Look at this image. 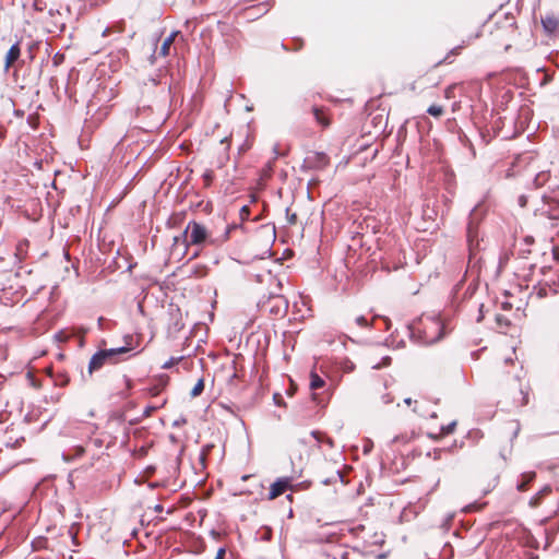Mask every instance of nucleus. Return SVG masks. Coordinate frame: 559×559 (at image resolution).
Returning <instances> with one entry per match:
<instances>
[{
  "label": "nucleus",
  "mask_w": 559,
  "mask_h": 559,
  "mask_svg": "<svg viewBox=\"0 0 559 559\" xmlns=\"http://www.w3.org/2000/svg\"><path fill=\"white\" fill-rule=\"evenodd\" d=\"M21 56V47H20V43L16 41L15 44H13L10 49L8 50L7 55H5V59H4V70L8 71L10 69V67L19 60Z\"/></svg>",
  "instance_id": "9"
},
{
  "label": "nucleus",
  "mask_w": 559,
  "mask_h": 559,
  "mask_svg": "<svg viewBox=\"0 0 559 559\" xmlns=\"http://www.w3.org/2000/svg\"><path fill=\"white\" fill-rule=\"evenodd\" d=\"M496 321L498 328L504 333V329L510 325V321L504 316H497Z\"/></svg>",
  "instance_id": "18"
},
{
  "label": "nucleus",
  "mask_w": 559,
  "mask_h": 559,
  "mask_svg": "<svg viewBox=\"0 0 559 559\" xmlns=\"http://www.w3.org/2000/svg\"><path fill=\"white\" fill-rule=\"evenodd\" d=\"M68 382H69V379L63 377V378H60V380H58L57 383L60 385H66Z\"/></svg>",
  "instance_id": "32"
},
{
  "label": "nucleus",
  "mask_w": 559,
  "mask_h": 559,
  "mask_svg": "<svg viewBox=\"0 0 559 559\" xmlns=\"http://www.w3.org/2000/svg\"><path fill=\"white\" fill-rule=\"evenodd\" d=\"M290 486L289 478H280L272 484L269 492V499L273 500L283 495Z\"/></svg>",
  "instance_id": "8"
},
{
  "label": "nucleus",
  "mask_w": 559,
  "mask_h": 559,
  "mask_svg": "<svg viewBox=\"0 0 559 559\" xmlns=\"http://www.w3.org/2000/svg\"><path fill=\"white\" fill-rule=\"evenodd\" d=\"M356 323H357L359 326H362V328L368 326L367 319H366L364 316H359V317H357V318H356Z\"/></svg>",
  "instance_id": "24"
},
{
  "label": "nucleus",
  "mask_w": 559,
  "mask_h": 559,
  "mask_svg": "<svg viewBox=\"0 0 559 559\" xmlns=\"http://www.w3.org/2000/svg\"><path fill=\"white\" fill-rule=\"evenodd\" d=\"M85 333H86V330H85V329H83V328H80V329L78 330V335H79V345H80V346H83V344H84V335H85Z\"/></svg>",
  "instance_id": "23"
},
{
  "label": "nucleus",
  "mask_w": 559,
  "mask_h": 559,
  "mask_svg": "<svg viewBox=\"0 0 559 559\" xmlns=\"http://www.w3.org/2000/svg\"><path fill=\"white\" fill-rule=\"evenodd\" d=\"M385 404H389L392 402V400L388 396H384V401H383Z\"/></svg>",
  "instance_id": "35"
},
{
  "label": "nucleus",
  "mask_w": 559,
  "mask_h": 559,
  "mask_svg": "<svg viewBox=\"0 0 559 559\" xmlns=\"http://www.w3.org/2000/svg\"><path fill=\"white\" fill-rule=\"evenodd\" d=\"M538 295L539 296H544L545 295V290L543 288H540L539 292H538Z\"/></svg>",
  "instance_id": "40"
},
{
  "label": "nucleus",
  "mask_w": 559,
  "mask_h": 559,
  "mask_svg": "<svg viewBox=\"0 0 559 559\" xmlns=\"http://www.w3.org/2000/svg\"><path fill=\"white\" fill-rule=\"evenodd\" d=\"M414 412L415 413H418L419 415H425L420 409H418L417 407L414 408Z\"/></svg>",
  "instance_id": "38"
},
{
  "label": "nucleus",
  "mask_w": 559,
  "mask_h": 559,
  "mask_svg": "<svg viewBox=\"0 0 559 559\" xmlns=\"http://www.w3.org/2000/svg\"><path fill=\"white\" fill-rule=\"evenodd\" d=\"M205 178L207 179V180H206V185H209V183H210V179H211V177H210V176H206Z\"/></svg>",
  "instance_id": "43"
},
{
  "label": "nucleus",
  "mask_w": 559,
  "mask_h": 559,
  "mask_svg": "<svg viewBox=\"0 0 559 559\" xmlns=\"http://www.w3.org/2000/svg\"><path fill=\"white\" fill-rule=\"evenodd\" d=\"M313 115L318 123H320L323 127L329 126V119L324 116L321 109H319L318 107H313Z\"/></svg>",
  "instance_id": "16"
},
{
  "label": "nucleus",
  "mask_w": 559,
  "mask_h": 559,
  "mask_svg": "<svg viewBox=\"0 0 559 559\" xmlns=\"http://www.w3.org/2000/svg\"><path fill=\"white\" fill-rule=\"evenodd\" d=\"M198 255H199V252H195V253H193V255H192V258H191V259H194V258H197Z\"/></svg>",
  "instance_id": "44"
},
{
  "label": "nucleus",
  "mask_w": 559,
  "mask_h": 559,
  "mask_svg": "<svg viewBox=\"0 0 559 559\" xmlns=\"http://www.w3.org/2000/svg\"><path fill=\"white\" fill-rule=\"evenodd\" d=\"M542 22L544 28L550 33L556 32L559 26L558 20L554 16H546Z\"/></svg>",
  "instance_id": "13"
},
{
  "label": "nucleus",
  "mask_w": 559,
  "mask_h": 559,
  "mask_svg": "<svg viewBox=\"0 0 559 559\" xmlns=\"http://www.w3.org/2000/svg\"><path fill=\"white\" fill-rule=\"evenodd\" d=\"M478 211H479L478 206L472 211L471 221H469V224L467 227V239H468L471 247L478 246V240H477L478 230H477V224L475 223L477 215H478Z\"/></svg>",
  "instance_id": "7"
},
{
  "label": "nucleus",
  "mask_w": 559,
  "mask_h": 559,
  "mask_svg": "<svg viewBox=\"0 0 559 559\" xmlns=\"http://www.w3.org/2000/svg\"><path fill=\"white\" fill-rule=\"evenodd\" d=\"M462 48H463V46L454 47V48L450 51V53H451V55H457Z\"/></svg>",
  "instance_id": "30"
},
{
  "label": "nucleus",
  "mask_w": 559,
  "mask_h": 559,
  "mask_svg": "<svg viewBox=\"0 0 559 559\" xmlns=\"http://www.w3.org/2000/svg\"><path fill=\"white\" fill-rule=\"evenodd\" d=\"M537 176L545 175L544 171H539L536 174Z\"/></svg>",
  "instance_id": "47"
},
{
  "label": "nucleus",
  "mask_w": 559,
  "mask_h": 559,
  "mask_svg": "<svg viewBox=\"0 0 559 559\" xmlns=\"http://www.w3.org/2000/svg\"><path fill=\"white\" fill-rule=\"evenodd\" d=\"M237 225H228L225 229V233L217 238L216 240L211 239V234L207 230V228L202 225L199 222L191 221L188 223L187 227L185 228L182 235L180 237L174 238V247H176L179 241L182 239L183 242V253L186 254L188 249L191 246H197L203 248L206 243H214V242H223L226 241L229 238V234L233 229H235Z\"/></svg>",
  "instance_id": "1"
},
{
  "label": "nucleus",
  "mask_w": 559,
  "mask_h": 559,
  "mask_svg": "<svg viewBox=\"0 0 559 559\" xmlns=\"http://www.w3.org/2000/svg\"><path fill=\"white\" fill-rule=\"evenodd\" d=\"M123 380H124V384H126L127 389L130 390L132 388V381L127 377H124Z\"/></svg>",
  "instance_id": "28"
},
{
  "label": "nucleus",
  "mask_w": 559,
  "mask_h": 559,
  "mask_svg": "<svg viewBox=\"0 0 559 559\" xmlns=\"http://www.w3.org/2000/svg\"><path fill=\"white\" fill-rule=\"evenodd\" d=\"M273 151L276 155H281L282 152L280 151V145L278 144H275L274 147H273Z\"/></svg>",
  "instance_id": "33"
},
{
  "label": "nucleus",
  "mask_w": 559,
  "mask_h": 559,
  "mask_svg": "<svg viewBox=\"0 0 559 559\" xmlns=\"http://www.w3.org/2000/svg\"><path fill=\"white\" fill-rule=\"evenodd\" d=\"M455 427H456V421H452V423H450L447 426H442L441 430H440V433L442 436L450 435V433H452L454 431Z\"/></svg>",
  "instance_id": "20"
},
{
  "label": "nucleus",
  "mask_w": 559,
  "mask_h": 559,
  "mask_svg": "<svg viewBox=\"0 0 559 559\" xmlns=\"http://www.w3.org/2000/svg\"><path fill=\"white\" fill-rule=\"evenodd\" d=\"M108 33H109V28H105V29H104V32H103V36H104V37H105V36H107V35H108Z\"/></svg>",
  "instance_id": "39"
},
{
  "label": "nucleus",
  "mask_w": 559,
  "mask_h": 559,
  "mask_svg": "<svg viewBox=\"0 0 559 559\" xmlns=\"http://www.w3.org/2000/svg\"><path fill=\"white\" fill-rule=\"evenodd\" d=\"M442 450H435L433 451V459L439 460L441 457Z\"/></svg>",
  "instance_id": "29"
},
{
  "label": "nucleus",
  "mask_w": 559,
  "mask_h": 559,
  "mask_svg": "<svg viewBox=\"0 0 559 559\" xmlns=\"http://www.w3.org/2000/svg\"><path fill=\"white\" fill-rule=\"evenodd\" d=\"M52 175H55V176L61 175V171L59 169H55Z\"/></svg>",
  "instance_id": "37"
},
{
  "label": "nucleus",
  "mask_w": 559,
  "mask_h": 559,
  "mask_svg": "<svg viewBox=\"0 0 559 559\" xmlns=\"http://www.w3.org/2000/svg\"><path fill=\"white\" fill-rule=\"evenodd\" d=\"M246 109H247L248 111H251V110H252V107L247 106V107H246Z\"/></svg>",
  "instance_id": "45"
},
{
  "label": "nucleus",
  "mask_w": 559,
  "mask_h": 559,
  "mask_svg": "<svg viewBox=\"0 0 559 559\" xmlns=\"http://www.w3.org/2000/svg\"><path fill=\"white\" fill-rule=\"evenodd\" d=\"M535 478V473L530 472L522 475V481L518 485V489L520 491H525L527 489V485Z\"/></svg>",
  "instance_id": "14"
},
{
  "label": "nucleus",
  "mask_w": 559,
  "mask_h": 559,
  "mask_svg": "<svg viewBox=\"0 0 559 559\" xmlns=\"http://www.w3.org/2000/svg\"><path fill=\"white\" fill-rule=\"evenodd\" d=\"M131 347L121 346L117 348H110L105 350H99L94 354L90 360L88 372L92 373L98 369H100L107 361H114L115 357L120 354H124L129 352Z\"/></svg>",
  "instance_id": "3"
},
{
  "label": "nucleus",
  "mask_w": 559,
  "mask_h": 559,
  "mask_svg": "<svg viewBox=\"0 0 559 559\" xmlns=\"http://www.w3.org/2000/svg\"><path fill=\"white\" fill-rule=\"evenodd\" d=\"M390 362H391V358L390 357H384L382 359V364H377V365H373L372 367L376 368V369H379L381 367L389 366Z\"/></svg>",
  "instance_id": "25"
},
{
  "label": "nucleus",
  "mask_w": 559,
  "mask_h": 559,
  "mask_svg": "<svg viewBox=\"0 0 559 559\" xmlns=\"http://www.w3.org/2000/svg\"><path fill=\"white\" fill-rule=\"evenodd\" d=\"M412 402H413V401H412V399H409V397L404 400V403H405L406 405H411V404H412Z\"/></svg>",
  "instance_id": "34"
},
{
  "label": "nucleus",
  "mask_w": 559,
  "mask_h": 559,
  "mask_svg": "<svg viewBox=\"0 0 559 559\" xmlns=\"http://www.w3.org/2000/svg\"><path fill=\"white\" fill-rule=\"evenodd\" d=\"M511 44H507L506 45V50H508L510 48Z\"/></svg>",
  "instance_id": "46"
},
{
  "label": "nucleus",
  "mask_w": 559,
  "mask_h": 559,
  "mask_svg": "<svg viewBox=\"0 0 559 559\" xmlns=\"http://www.w3.org/2000/svg\"><path fill=\"white\" fill-rule=\"evenodd\" d=\"M249 214H250V210H249V206L248 205H242L240 211H239V216H240V219L243 222L246 219H248L249 217Z\"/></svg>",
  "instance_id": "21"
},
{
  "label": "nucleus",
  "mask_w": 559,
  "mask_h": 559,
  "mask_svg": "<svg viewBox=\"0 0 559 559\" xmlns=\"http://www.w3.org/2000/svg\"><path fill=\"white\" fill-rule=\"evenodd\" d=\"M269 8H270V4L269 3H263L262 4V9H260L261 11V14H264L269 11Z\"/></svg>",
  "instance_id": "27"
},
{
  "label": "nucleus",
  "mask_w": 559,
  "mask_h": 559,
  "mask_svg": "<svg viewBox=\"0 0 559 559\" xmlns=\"http://www.w3.org/2000/svg\"><path fill=\"white\" fill-rule=\"evenodd\" d=\"M412 337H417L423 344H433L440 341L444 333L445 326L440 318L424 317L417 323L408 326Z\"/></svg>",
  "instance_id": "2"
},
{
  "label": "nucleus",
  "mask_w": 559,
  "mask_h": 559,
  "mask_svg": "<svg viewBox=\"0 0 559 559\" xmlns=\"http://www.w3.org/2000/svg\"><path fill=\"white\" fill-rule=\"evenodd\" d=\"M324 380L317 373L311 372L310 374V389L311 390H318L323 388Z\"/></svg>",
  "instance_id": "15"
},
{
  "label": "nucleus",
  "mask_w": 559,
  "mask_h": 559,
  "mask_svg": "<svg viewBox=\"0 0 559 559\" xmlns=\"http://www.w3.org/2000/svg\"><path fill=\"white\" fill-rule=\"evenodd\" d=\"M225 556V549L224 548H221L218 551H217V555H216V558L215 559H223Z\"/></svg>",
  "instance_id": "26"
},
{
  "label": "nucleus",
  "mask_w": 559,
  "mask_h": 559,
  "mask_svg": "<svg viewBox=\"0 0 559 559\" xmlns=\"http://www.w3.org/2000/svg\"><path fill=\"white\" fill-rule=\"evenodd\" d=\"M35 165L38 166V169H41V162H35Z\"/></svg>",
  "instance_id": "41"
},
{
  "label": "nucleus",
  "mask_w": 559,
  "mask_h": 559,
  "mask_svg": "<svg viewBox=\"0 0 559 559\" xmlns=\"http://www.w3.org/2000/svg\"><path fill=\"white\" fill-rule=\"evenodd\" d=\"M551 492L550 486H545L542 488L535 496H533L530 500V506L532 508H536L540 504V501L544 497L548 496Z\"/></svg>",
  "instance_id": "10"
},
{
  "label": "nucleus",
  "mask_w": 559,
  "mask_h": 559,
  "mask_svg": "<svg viewBox=\"0 0 559 559\" xmlns=\"http://www.w3.org/2000/svg\"><path fill=\"white\" fill-rule=\"evenodd\" d=\"M514 25H515L514 17L513 16H506L504 27L511 28V32L515 33Z\"/></svg>",
  "instance_id": "22"
},
{
  "label": "nucleus",
  "mask_w": 559,
  "mask_h": 559,
  "mask_svg": "<svg viewBox=\"0 0 559 559\" xmlns=\"http://www.w3.org/2000/svg\"><path fill=\"white\" fill-rule=\"evenodd\" d=\"M174 361H175V360L171 358L169 361H167V362H165V364L163 365V368H164V369H168V368H170V367L174 365Z\"/></svg>",
  "instance_id": "31"
},
{
  "label": "nucleus",
  "mask_w": 559,
  "mask_h": 559,
  "mask_svg": "<svg viewBox=\"0 0 559 559\" xmlns=\"http://www.w3.org/2000/svg\"><path fill=\"white\" fill-rule=\"evenodd\" d=\"M295 219H296V214L292 215L290 223H295Z\"/></svg>",
  "instance_id": "42"
},
{
  "label": "nucleus",
  "mask_w": 559,
  "mask_h": 559,
  "mask_svg": "<svg viewBox=\"0 0 559 559\" xmlns=\"http://www.w3.org/2000/svg\"><path fill=\"white\" fill-rule=\"evenodd\" d=\"M311 436L316 439L319 448L321 447V443L328 445L329 448H334V441L324 433L320 431H312Z\"/></svg>",
  "instance_id": "12"
},
{
  "label": "nucleus",
  "mask_w": 559,
  "mask_h": 559,
  "mask_svg": "<svg viewBox=\"0 0 559 559\" xmlns=\"http://www.w3.org/2000/svg\"><path fill=\"white\" fill-rule=\"evenodd\" d=\"M178 34H179L178 31H174V32L170 33V35L162 44V47H160V50H159V55H162L163 57H166V56L169 55L170 46L174 43V40H175V38L177 37Z\"/></svg>",
  "instance_id": "11"
},
{
  "label": "nucleus",
  "mask_w": 559,
  "mask_h": 559,
  "mask_svg": "<svg viewBox=\"0 0 559 559\" xmlns=\"http://www.w3.org/2000/svg\"><path fill=\"white\" fill-rule=\"evenodd\" d=\"M385 404H389L392 402V400L388 396H384V401H383Z\"/></svg>",
  "instance_id": "36"
},
{
  "label": "nucleus",
  "mask_w": 559,
  "mask_h": 559,
  "mask_svg": "<svg viewBox=\"0 0 559 559\" xmlns=\"http://www.w3.org/2000/svg\"><path fill=\"white\" fill-rule=\"evenodd\" d=\"M427 112L433 117H439L443 114V108L439 105H431L428 107Z\"/></svg>",
  "instance_id": "19"
},
{
  "label": "nucleus",
  "mask_w": 559,
  "mask_h": 559,
  "mask_svg": "<svg viewBox=\"0 0 559 559\" xmlns=\"http://www.w3.org/2000/svg\"><path fill=\"white\" fill-rule=\"evenodd\" d=\"M203 390H204V380L199 379L198 382L195 383V385L193 386V389L191 390L190 394L192 397H197L202 394Z\"/></svg>",
  "instance_id": "17"
},
{
  "label": "nucleus",
  "mask_w": 559,
  "mask_h": 559,
  "mask_svg": "<svg viewBox=\"0 0 559 559\" xmlns=\"http://www.w3.org/2000/svg\"><path fill=\"white\" fill-rule=\"evenodd\" d=\"M261 309L274 317H283L287 312L288 301L282 295H273L262 302Z\"/></svg>",
  "instance_id": "4"
},
{
  "label": "nucleus",
  "mask_w": 559,
  "mask_h": 559,
  "mask_svg": "<svg viewBox=\"0 0 559 559\" xmlns=\"http://www.w3.org/2000/svg\"><path fill=\"white\" fill-rule=\"evenodd\" d=\"M508 395L512 401L513 407H523L528 403L530 388L521 382L514 383V385L509 389Z\"/></svg>",
  "instance_id": "5"
},
{
  "label": "nucleus",
  "mask_w": 559,
  "mask_h": 559,
  "mask_svg": "<svg viewBox=\"0 0 559 559\" xmlns=\"http://www.w3.org/2000/svg\"><path fill=\"white\" fill-rule=\"evenodd\" d=\"M329 163V158L324 153H311L304 160L305 170H324L325 165Z\"/></svg>",
  "instance_id": "6"
}]
</instances>
